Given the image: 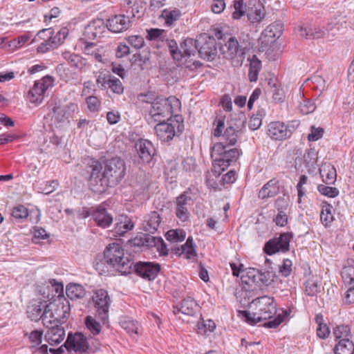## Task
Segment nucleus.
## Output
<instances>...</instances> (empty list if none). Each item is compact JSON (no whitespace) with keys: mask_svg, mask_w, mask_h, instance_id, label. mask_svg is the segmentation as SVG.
Segmentation results:
<instances>
[{"mask_svg":"<svg viewBox=\"0 0 354 354\" xmlns=\"http://www.w3.org/2000/svg\"><path fill=\"white\" fill-rule=\"evenodd\" d=\"M125 171L124 161L118 157L106 160L103 164L96 162L93 165L89 186L93 192L102 194L109 186L118 184Z\"/></svg>","mask_w":354,"mask_h":354,"instance_id":"1","label":"nucleus"},{"mask_svg":"<svg viewBox=\"0 0 354 354\" xmlns=\"http://www.w3.org/2000/svg\"><path fill=\"white\" fill-rule=\"evenodd\" d=\"M250 44L249 34L239 35L238 37H230L220 47L223 57L228 59L232 66H241L245 57V50Z\"/></svg>","mask_w":354,"mask_h":354,"instance_id":"2","label":"nucleus"},{"mask_svg":"<svg viewBox=\"0 0 354 354\" xmlns=\"http://www.w3.org/2000/svg\"><path fill=\"white\" fill-rule=\"evenodd\" d=\"M249 310L242 313L245 321L250 324H256L263 320L271 319L276 315L277 308L274 298L263 296L254 299L250 304Z\"/></svg>","mask_w":354,"mask_h":354,"instance_id":"3","label":"nucleus"},{"mask_svg":"<svg viewBox=\"0 0 354 354\" xmlns=\"http://www.w3.org/2000/svg\"><path fill=\"white\" fill-rule=\"evenodd\" d=\"M106 262L113 266L115 272L121 274L131 273L133 262L129 254H125L124 249L118 243L109 244L104 252Z\"/></svg>","mask_w":354,"mask_h":354,"instance_id":"4","label":"nucleus"},{"mask_svg":"<svg viewBox=\"0 0 354 354\" xmlns=\"http://www.w3.org/2000/svg\"><path fill=\"white\" fill-rule=\"evenodd\" d=\"M223 142H217L212 148L211 156L214 158L213 162V171L220 173L217 167L226 169L232 162L236 161L240 153L237 149H229Z\"/></svg>","mask_w":354,"mask_h":354,"instance_id":"5","label":"nucleus"},{"mask_svg":"<svg viewBox=\"0 0 354 354\" xmlns=\"http://www.w3.org/2000/svg\"><path fill=\"white\" fill-rule=\"evenodd\" d=\"M179 100L174 96L167 98H156L151 103L149 116L154 122L169 120L174 113V107L178 106Z\"/></svg>","mask_w":354,"mask_h":354,"instance_id":"6","label":"nucleus"},{"mask_svg":"<svg viewBox=\"0 0 354 354\" xmlns=\"http://www.w3.org/2000/svg\"><path fill=\"white\" fill-rule=\"evenodd\" d=\"M63 347L68 351H74L77 354H86L88 348V343L86 337L81 333L75 334L69 333L65 343L57 349L50 348V352L53 354H62Z\"/></svg>","mask_w":354,"mask_h":354,"instance_id":"7","label":"nucleus"},{"mask_svg":"<svg viewBox=\"0 0 354 354\" xmlns=\"http://www.w3.org/2000/svg\"><path fill=\"white\" fill-rule=\"evenodd\" d=\"M69 308V305L61 301L48 304L44 310V326L48 327L49 324H59L61 322H64L68 315Z\"/></svg>","mask_w":354,"mask_h":354,"instance_id":"8","label":"nucleus"},{"mask_svg":"<svg viewBox=\"0 0 354 354\" xmlns=\"http://www.w3.org/2000/svg\"><path fill=\"white\" fill-rule=\"evenodd\" d=\"M78 106L75 103H69L66 106L55 104L52 109L51 120L57 128H63L67 125L73 113L78 111Z\"/></svg>","mask_w":354,"mask_h":354,"instance_id":"9","label":"nucleus"},{"mask_svg":"<svg viewBox=\"0 0 354 354\" xmlns=\"http://www.w3.org/2000/svg\"><path fill=\"white\" fill-rule=\"evenodd\" d=\"M54 79L53 77L46 75L41 80L36 81L28 91V100L32 104L41 103L44 98L45 92L48 88L53 86Z\"/></svg>","mask_w":354,"mask_h":354,"instance_id":"10","label":"nucleus"},{"mask_svg":"<svg viewBox=\"0 0 354 354\" xmlns=\"http://www.w3.org/2000/svg\"><path fill=\"white\" fill-rule=\"evenodd\" d=\"M93 301L96 308L97 316L104 324L109 319V309L111 303V299L105 290L100 289L97 290L93 296Z\"/></svg>","mask_w":354,"mask_h":354,"instance_id":"11","label":"nucleus"},{"mask_svg":"<svg viewBox=\"0 0 354 354\" xmlns=\"http://www.w3.org/2000/svg\"><path fill=\"white\" fill-rule=\"evenodd\" d=\"M200 48L198 53L201 58L212 61L217 57L216 41L213 37L204 35L199 38Z\"/></svg>","mask_w":354,"mask_h":354,"instance_id":"12","label":"nucleus"},{"mask_svg":"<svg viewBox=\"0 0 354 354\" xmlns=\"http://www.w3.org/2000/svg\"><path fill=\"white\" fill-rule=\"evenodd\" d=\"M291 238L292 235L289 233L281 234L279 237L268 241L264 245L263 250L268 255L278 252H287L289 250Z\"/></svg>","mask_w":354,"mask_h":354,"instance_id":"13","label":"nucleus"},{"mask_svg":"<svg viewBox=\"0 0 354 354\" xmlns=\"http://www.w3.org/2000/svg\"><path fill=\"white\" fill-rule=\"evenodd\" d=\"M107 26L102 19H97L90 22L83 32L82 41L93 40L100 38L106 32Z\"/></svg>","mask_w":354,"mask_h":354,"instance_id":"14","label":"nucleus"},{"mask_svg":"<svg viewBox=\"0 0 354 354\" xmlns=\"http://www.w3.org/2000/svg\"><path fill=\"white\" fill-rule=\"evenodd\" d=\"M180 124L177 120H171L168 123L165 122H158L155 126V131L158 138L162 142H168L173 139L176 135L175 129H180ZM180 131V129H178Z\"/></svg>","mask_w":354,"mask_h":354,"instance_id":"15","label":"nucleus"},{"mask_svg":"<svg viewBox=\"0 0 354 354\" xmlns=\"http://www.w3.org/2000/svg\"><path fill=\"white\" fill-rule=\"evenodd\" d=\"M127 13L128 15H118L109 19L106 24L107 30L116 33L127 30L132 23L130 15H129V10L127 11Z\"/></svg>","mask_w":354,"mask_h":354,"instance_id":"16","label":"nucleus"},{"mask_svg":"<svg viewBox=\"0 0 354 354\" xmlns=\"http://www.w3.org/2000/svg\"><path fill=\"white\" fill-rule=\"evenodd\" d=\"M268 135L275 140H283L289 138L292 131L290 127L285 123L277 121L272 122L268 125Z\"/></svg>","mask_w":354,"mask_h":354,"instance_id":"17","label":"nucleus"},{"mask_svg":"<svg viewBox=\"0 0 354 354\" xmlns=\"http://www.w3.org/2000/svg\"><path fill=\"white\" fill-rule=\"evenodd\" d=\"M137 274L143 279L151 281L154 279L160 270L158 263L151 262H140L135 266Z\"/></svg>","mask_w":354,"mask_h":354,"instance_id":"18","label":"nucleus"},{"mask_svg":"<svg viewBox=\"0 0 354 354\" xmlns=\"http://www.w3.org/2000/svg\"><path fill=\"white\" fill-rule=\"evenodd\" d=\"M265 16V8L259 0H250L248 1L247 17L251 23H259Z\"/></svg>","mask_w":354,"mask_h":354,"instance_id":"19","label":"nucleus"},{"mask_svg":"<svg viewBox=\"0 0 354 354\" xmlns=\"http://www.w3.org/2000/svg\"><path fill=\"white\" fill-rule=\"evenodd\" d=\"M91 216L97 225L101 227H108L113 222V216L102 206H99L92 211L86 212L85 216Z\"/></svg>","mask_w":354,"mask_h":354,"instance_id":"20","label":"nucleus"},{"mask_svg":"<svg viewBox=\"0 0 354 354\" xmlns=\"http://www.w3.org/2000/svg\"><path fill=\"white\" fill-rule=\"evenodd\" d=\"M48 304L41 299H32L27 308L28 317L32 321H39L41 319L44 324V310L46 308Z\"/></svg>","mask_w":354,"mask_h":354,"instance_id":"21","label":"nucleus"},{"mask_svg":"<svg viewBox=\"0 0 354 354\" xmlns=\"http://www.w3.org/2000/svg\"><path fill=\"white\" fill-rule=\"evenodd\" d=\"M136 149L140 159L146 163L150 162L156 152L153 144L147 140H139L136 143Z\"/></svg>","mask_w":354,"mask_h":354,"instance_id":"22","label":"nucleus"},{"mask_svg":"<svg viewBox=\"0 0 354 354\" xmlns=\"http://www.w3.org/2000/svg\"><path fill=\"white\" fill-rule=\"evenodd\" d=\"M192 198L187 192H183L176 198V216L183 221H187L189 217V207L191 205Z\"/></svg>","mask_w":354,"mask_h":354,"instance_id":"23","label":"nucleus"},{"mask_svg":"<svg viewBox=\"0 0 354 354\" xmlns=\"http://www.w3.org/2000/svg\"><path fill=\"white\" fill-rule=\"evenodd\" d=\"M45 335V339L51 346L59 344L65 337V330L63 326L57 324H49Z\"/></svg>","mask_w":354,"mask_h":354,"instance_id":"24","label":"nucleus"},{"mask_svg":"<svg viewBox=\"0 0 354 354\" xmlns=\"http://www.w3.org/2000/svg\"><path fill=\"white\" fill-rule=\"evenodd\" d=\"M319 174L324 183L326 185L333 184L336 180V169L329 163H324L319 168Z\"/></svg>","mask_w":354,"mask_h":354,"instance_id":"25","label":"nucleus"},{"mask_svg":"<svg viewBox=\"0 0 354 354\" xmlns=\"http://www.w3.org/2000/svg\"><path fill=\"white\" fill-rule=\"evenodd\" d=\"M199 39L194 40L191 38H187L180 44V50L183 53V59L184 57L189 58L192 56H194L196 51L198 50Z\"/></svg>","mask_w":354,"mask_h":354,"instance_id":"26","label":"nucleus"},{"mask_svg":"<svg viewBox=\"0 0 354 354\" xmlns=\"http://www.w3.org/2000/svg\"><path fill=\"white\" fill-rule=\"evenodd\" d=\"M160 223V217L158 212H152L148 214L143 222V229L149 233L155 232Z\"/></svg>","mask_w":354,"mask_h":354,"instance_id":"27","label":"nucleus"},{"mask_svg":"<svg viewBox=\"0 0 354 354\" xmlns=\"http://www.w3.org/2000/svg\"><path fill=\"white\" fill-rule=\"evenodd\" d=\"M85 46L84 47V53L91 56L95 61L103 62L102 60V48H97L95 43L84 41Z\"/></svg>","mask_w":354,"mask_h":354,"instance_id":"28","label":"nucleus"},{"mask_svg":"<svg viewBox=\"0 0 354 354\" xmlns=\"http://www.w3.org/2000/svg\"><path fill=\"white\" fill-rule=\"evenodd\" d=\"M279 192V188L276 186V181L270 180L261 189L259 192V197L264 199L275 196Z\"/></svg>","mask_w":354,"mask_h":354,"instance_id":"29","label":"nucleus"},{"mask_svg":"<svg viewBox=\"0 0 354 354\" xmlns=\"http://www.w3.org/2000/svg\"><path fill=\"white\" fill-rule=\"evenodd\" d=\"M250 68L248 72V78L250 82H256L258 79V75L261 69V62L257 55H254L250 59Z\"/></svg>","mask_w":354,"mask_h":354,"instance_id":"30","label":"nucleus"},{"mask_svg":"<svg viewBox=\"0 0 354 354\" xmlns=\"http://www.w3.org/2000/svg\"><path fill=\"white\" fill-rule=\"evenodd\" d=\"M335 354H353L354 343L348 338H344L339 341L334 349Z\"/></svg>","mask_w":354,"mask_h":354,"instance_id":"31","label":"nucleus"},{"mask_svg":"<svg viewBox=\"0 0 354 354\" xmlns=\"http://www.w3.org/2000/svg\"><path fill=\"white\" fill-rule=\"evenodd\" d=\"M66 293L71 299H82L85 296L86 291L80 284L69 283L66 288Z\"/></svg>","mask_w":354,"mask_h":354,"instance_id":"32","label":"nucleus"},{"mask_svg":"<svg viewBox=\"0 0 354 354\" xmlns=\"http://www.w3.org/2000/svg\"><path fill=\"white\" fill-rule=\"evenodd\" d=\"M239 128L234 127L232 124H230L225 131L223 138L224 141L223 142L226 146L234 145L237 141L238 134L239 133Z\"/></svg>","mask_w":354,"mask_h":354,"instance_id":"33","label":"nucleus"},{"mask_svg":"<svg viewBox=\"0 0 354 354\" xmlns=\"http://www.w3.org/2000/svg\"><path fill=\"white\" fill-rule=\"evenodd\" d=\"M281 201H282L280 199H277L276 201L275 204H276V207L278 209V214H277L276 217L274 218V221L275 222L277 225L283 227L288 223V214L286 212L287 205L279 207V203Z\"/></svg>","mask_w":354,"mask_h":354,"instance_id":"34","label":"nucleus"},{"mask_svg":"<svg viewBox=\"0 0 354 354\" xmlns=\"http://www.w3.org/2000/svg\"><path fill=\"white\" fill-rule=\"evenodd\" d=\"M159 238L149 234H144L135 239V244L146 247H155L157 245V243L160 242L158 239Z\"/></svg>","mask_w":354,"mask_h":354,"instance_id":"35","label":"nucleus"},{"mask_svg":"<svg viewBox=\"0 0 354 354\" xmlns=\"http://www.w3.org/2000/svg\"><path fill=\"white\" fill-rule=\"evenodd\" d=\"M198 307L196 302L190 297L184 299L181 303L180 311L188 315H193Z\"/></svg>","mask_w":354,"mask_h":354,"instance_id":"36","label":"nucleus"},{"mask_svg":"<svg viewBox=\"0 0 354 354\" xmlns=\"http://www.w3.org/2000/svg\"><path fill=\"white\" fill-rule=\"evenodd\" d=\"M133 227L134 224L133 222L127 217H125L123 221L115 224L114 232L116 235L123 236L126 232L131 230Z\"/></svg>","mask_w":354,"mask_h":354,"instance_id":"37","label":"nucleus"},{"mask_svg":"<svg viewBox=\"0 0 354 354\" xmlns=\"http://www.w3.org/2000/svg\"><path fill=\"white\" fill-rule=\"evenodd\" d=\"M95 270L100 275L111 274L115 270H113V266H111L104 257L101 259H97L95 264Z\"/></svg>","mask_w":354,"mask_h":354,"instance_id":"38","label":"nucleus"},{"mask_svg":"<svg viewBox=\"0 0 354 354\" xmlns=\"http://www.w3.org/2000/svg\"><path fill=\"white\" fill-rule=\"evenodd\" d=\"M180 16V12L178 9L174 8L173 10L165 9L162 10L160 15L165 21V24L171 26L174 21H177Z\"/></svg>","mask_w":354,"mask_h":354,"instance_id":"39","label":"nucleus"},{"mask_svg":"<svg viewBox=\"0 0 354 354\" xmlns=\"http://www.w3.org/2000/svg\"><path fill=\"white\" fill-rule=\"evenodd\" d=\"M68 35V29L66 28H62L55 36L50 35L48 39L50 43L53 44V48H57L59 45L62 44Z\"/></svg>","mask_w":354,"mask_h":354,"instance_id":"40","label":"nucleus"},{"mask_svg":"<svg viewBox=\"0 0 354 354\" xmlns=\"http://www.w3.org/2000/svg\"><path fill=\"white\" fill-rule=\"evenodd\" d=\"M283 31V26L279 22H275L269 25L264 30L268 37L275 41L276 38H279Z\"/></svg>","mask_w":354,"mask_h":354,"instance_id":"41","label":"nucleus"},{"mask_svg":"<svg viewBox=\"0 0 354 354\" xmlns=\"http://www.w3.org/2000/svg\"><path fill=\"white\" fill-rule=\"evenodd\" d=\"M266 115V111L263 109H259L254 114L249 121V127L252 130L258 129L262 123V118Z\"/></svg>","mask_w":354,"mask_h":354,"instance_id":"42","label":"nucleus"},{"mask_svg":"<svg viewBox=\"0 0 354 354\" xmlns=\"http://www.w3.org/2000/svg\"><path fill=\"white\" fill-rule=\"evenodd\" d=\"M234 11L232 12L234 19H239L245 14L247 15L248 4H245L243 0H235L234 1Z\"/></svg>","mask_w":354,"mask_h":354,"instance_id":"43","label":"nucleus"},{"mask_svg":"<svg viewBox=\"0 0 354 354\" xmlns=\"http://www.w3.org/2000/svg\"><path fill=\"white\" fill-rule=\"evenodd\" d=\"M268 85L272 93V99L275 102H281L284 97V93L281 85H278L272 80H270Z\"/></svg>","mask_w":354,"mask_h":354,"instance_id":"44","label":"nucleus"},{"mask_svg":"<svg viewBox=\"0 0 354 354\" xmlns=\"http://www.w3.org/2000/svg\"><path fill=\"white\" fill-rule=\"evenodd\" d=\"M332 206L329 204L325 205L320 214V219L323 225L328 226L333 221V215L331 213Z\"/></svg>","mask_w":354,"mask_h":354,"instance_id":"45","label":"nucleus"},{"mask_svg":"<svg viewBox=\"0 0 354 354\" xmlns=\"http://www.w3.org/2000/svg\"><path fill=\"white\" fill-rule=\"evenodd\" d=\"M167 44L169 49L170 54L175 60L182 61L183 60V53L182 50L178 47L177 43L173 39H167Z\"/></svg>","mask_w":354,"mask_h":354,"instance_id":"46","label":"nucleus"},{"mask_svg":"<svg viewBox=\"0 0 354 354\" xmlns=\"http://www.w3.org/2000/svg\"><path fill=\"white\" fill-rule=\"evenodd\" d=\"M147 35L146 36L147 39L153 40H161L163 41L166 37V32L165 30L159 28H151L147 30Z\"/></svg>","mask_w":354,"mask_h":354,"instance_id":"47","label":"nucleus"},{"mask_svg":"<svg viewBox=\"0 0 354 354\" xmlns=\"http://www.w3.org/2000/svg\"><path fill=\"white\" fill-rule=\"evenodd\" d=\"M172 250L177 254H185V257L188 259L196 256L194 246L181 245L180 248H172Z\"/></svg>","mask_w":354,"mask_h":354,"instance_id":"48","label":"nucleus"},{"mask_svg":"<svg viewBox=\"0 0 354 354\" xmlns=\"http://www.w3.org/2000/svg\"><path fill=\"white\" fill-rule=\"evenodd\" d=\"M167 240L170 242H180L185 238V232L182 230H171L166 233Z\"/></svg>","mask_w":354,"mask_h":354,"instance_id":"49","label":"nucleus"},{"mask_svg":"<svg viewBox=\"0 0 354 354\" xmlns=\"http://www.w3.org/2000/svg\"><path fill=\"white\" fill-rule=\"evenodd\" d=\"M122 327L127 330L129 333H134L138 335L139 333V324L138 322L131 319H124L121 321Z\"/></svg>","mask_w":354,"mask_h":354,"instance_id":"50","label":"nucleus"},{"mask_svg":"<svg viewBox=\"0 0 354 354\" xmlns=\"http://www.w3.org/2000/svg\"><path fill=\"white\" fill-rule=\"evenodd\" d=\"M297 30L301 37H305L306 39L319 38L323 35L322 32H314L313 29L304 27L303 26H299Z\"/></svg>","mask_w":354,"mask_h":354,"instance_id":"51","label":"nucleus"},{"mask_svg":"<svg viewBox=\"0 0 354 354\" xmlns=\"http://www.w3.org/2000/svg\"><path fill=\"white\" fill-rule=\"evenodd\" d=\"M85 324L87 329L94 335H98L101 331V326L100 323L91 316H88L86 318Z\"/></svg>","mask_w":354,"mask_h":354,"instance_id":"52","label":"nucleus"},{"mask_svg":"<svg viewBox=\"0 0 354 354\" xmlns=\"http://www.w3.org/2000/svg\"><path fill=\"white\" fill-rule=\"evenodd\" d=\"M108 87L115 94L121 95L124 92V86L121 81L114 76H111L109 81Z\"/></svg>","mask_w":354,"mask_h":354,"instance_id":"53","label":"nucleus"},{"mask_svg":"<svg viewBox=\"0 0 354 354\" xmlns=\"http://www.w3.org/2000/svg\"><path fill=\"white\" fill-rule=\"evenodd\" d=\"M198 333L201 335H207V332H213L216 328V324L212 320H207L197 325Z\"/></svg>","mask_w":354,"mask_h":354,"instance_id":"54","label":"nucleus"},{"mask_svg":"<svg viewBox=\"0 0 354 354\" xmlns=\"http://www.w3.org/2000/svg\"><path fill=\"white\" fill-rule=\"evenodd\" d=\"M274 41V40H273L271 37H268V35L265 32L263 31L258 39L259 50H266Z\"/></svg>","mask_w":354,"mask_h":354,"instance_id":"55","label":"nucleus"},{"mask_svg":"<svg viewBox=\"0 0 354 354\" xmlns=\"http://www.w3.org/2000/svg\"><path fill=\"white\" fill-rule=\"evenodd\" d=\"M62 56L64 59H66L71 66L78 68L80 64L81 63V57L77 55L74 53H71L68 51H65L63 53Z\"/></svg>","mask_w":354,"mask_h":354,"instance_id":"56","label":"nucleus"},{"mask_svg":"<svg viewBox=\"0 0 354 354\" xmlns=\"http://www.w3.org/2000/svg\"><path fill=\"white\" fill-rule=\"evenodd\" d=\"M317 189L322 195L334 198L339 194V190L335 187L327 186L326 185H319Z\"/></svg>","mask_w":354,"mask_h":354,"instance_id":"57","label":"nucleus"},{"mask_svg":"<svg viewBox=\"0 0 354 354\" xmlns=\"http://www.w3.org/2000/svg\"><path fill=\"white\" fill-rule=\"evenodd\" d=\"M12 216L18 220L26 218L28 216V209L22 205H17L12 209Z\"/></svg>","mask_w":354,"mask_h":354,"instance_id":"58","label":"nucleus"},{"mask_svg":"<svg viewBox=\"0 0 354 354\" xmlns=\"http://www.w3.org/2000/svg\"><path fill=\"white\" fill-rule=\"evenodd\" d=\"M59 185L57 180L47 181L44 186L39 187V192L46 195L50 194L58 187Z\"/></svg>","mask_w":354,"mask_h":354,"instance_id":"59","label":"nucleus"},{"mask_svg":"<svg viewBox=\"0 0 354 354\" xmlns=\"http://www.w3.org/2000/svg\"><path fill=\"white\" fill-rule=\"evenodd\" d=\"M304 162L306 166H313L317 160V153L315 149H310L304 155Z\"/></svg>","mask_w":354,"mask_h":354,"instance_id":"60","label":"nucleus"},{"mask_svg":"<svg viewBox=\"0 0 354 354\" xmlns=\"http://www.w3.org/2000/svg\"><path fill=\"white\" fill-rule=\"evenodd\" d=\"M336 339L348 338L350 335V328L346 325L337 326L333 331Z\"/></svg>","mask_w":354,"mask_h":354,"instance_id":"61","label":"nucleus"},{"mask_svg":"<svg viewBox=\"0 0 354 354\" xmlns=\"http://www.w3.org/2000/svg\"><path fill=\"white\" fill-rule=\"evenodd\" d=\"M299 109L301 113L308 114L313 113L315 110L316 106L309 100L305 99L303 100L301 102H300Z\"/></svg>","mask_w":354,"mask_h":354,"instance_id":"62","label":"nucleus"},{"mask_svg":"<svg viewBox=\"0 0 354 354\" xmlns=\"http://www.w3.org/2000/svg\"><path fill=\"white\" fill-rule=\"evenodd\" d=\"M341 274L342 279L346 284H354V270L348 267H344Z\"/></svg>","mask_w":354,"mask_h":354,"instance_id":"63","label":"nucleus"},{"mask_svg":"<svg viewBox=\"0 0 354 354\" xmlns=\"http://www.w3.org/2000/svg\"><path fill=\"white\" fill-rule=\"evenodd\" d=\"M42 335L43 332L38 330H32L29 334L28 338L30 342L32 344V347H35L40 344L41 342Z\"/></svg>","mask_w":354,"mask_h":354,"instance_id":"64","label":"nucleus"}]
</instances>
